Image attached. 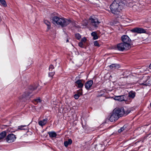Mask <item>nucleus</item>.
Listing matches in <instances>:
<instances>
[{
  "instance_id": "1",
  "label": "nucleus",
  "mask_w": 151,
  "mask_h": 151,
  "mask_svg": "<svg viewBox=\"0 0 151 151\" xmlns=\"http://www.w3.org/2000/svg\"><path fill=\"white\" fill-rule=\"evenodd\" d=\"M126 3L124 0H114L110 6L111 13L114 14H119Z\"/></svg>"
},
{
  "instance_id": "2",
  "label": "nucleus",
  "mask_w": 151,
  "mask_h": 151,
  "mask_svg": "<svg viewBox=\"0 0 151 151\" xmlns=\"http://www.w3.org/2000/svg\"><path fill=\"white\" fill-rule=\"evenodd\" d=\"M130 112L129 110L125 111L123 108L115 109L109 118L111 122H114L117 120L120 117L126 116Z\"/></svg>"
},
{
  "instance_id": "3",
  "label": "nucleus",
  "mask_w": 151,
  "mask_h": 151,
  "mask_svg": "<svg viewBox=\"0 0 151 151\" xmlns=\"http://www.w3.org/2000/svg\"><path fill=\"white\" fill-rule=\"evenodd\" d=\"M52 20L54 24L60 25L62 27L67 26L71 22V21L70 19L64 18H60L57 16L53 17Z\"/></svg>"
},
{
  "instance_id": "4",
  "label": "nucleus",
  "mask_w": 151,
  "mask_h": 151,
  "mask_svg": "<svg viewBox=\"0 0 151 151\" xmlns=\"http://www.w3.org/2000/svg\"><path fill=\"white\" fill-rule=\"evenodd\" d=\"M131 47L129 46L128 45H126L123 42L118 44L117 45V48L118 50L123 51L125 50H127L129 49Z\"/></svg>"
},
{
  "instance_id": "5",
  "label": "nucleus",
  "mask_w": 151,
  "mask_h": 151,
  "mask_svg": "<svg viewBox=\"0 0 151 151\" xmlns=\"http://www.w3.org/2000/svg\"><path fill=\"white\" fill-rule=\"evenodd\" d=\"M16 135L13 134H9L6 138V140L7 142L11 143L14 142L16 139Z\"/></svg>"
},
{
  "instance_id": "6",
  "label": "nucleus",
  "mask_w": 151,
  "mask_h": 151,
  "mask_svg": "<svg viewBox=\"0 0 151 151\" xmlns=\"http://www.w3.org/2000/svg\"><path fill=\"white\" fill-rule=\"evenodd\" d=\"M121 39L122 42L126 44V45H128L129 46L131 47L130 44L131 40L128 36L126 35H123L122 36Z\"/></svg>"
},
{
  "instance_id": "7",
  "label": "nucleus",
  "mask_w": 151,
  "mask_h": 151,
  "mask_svg": "<svg viewBox=\"0 0 151 151\" xmlns=\"http://www.w3.org/2000/svg\"><path fill=\"white\" fill-rule=\"evenodd\" d=\"M90 22L91 24L94 27H98L100 22L98 20V19L95 17H91L89 19Z\"/></svg>"
},
{
  "instance_id": "8",
  "label": "nucleus",
  "mask_w": 151,
  "mask_h": 151,
  "mask_svg": "<svg viewBox=\"0 0 151 151\" xmlns=\"http://www.w3.org/2000/svg\"><path fill=\"white\" fill-rule=\"evenodd\" d=\"M131 31L133 33H137L138 34H141L145 33L146 31L145 29L140 27H135L131 30Z\"/></svg>"
},
{
  "instance_id": "9",
  "label": "nucleus",
  "mask_w": 151,
  "mask_h": 151,
  "mask_svg": "<svg viewBox=\"0 0 151 151\" xmlns=\"http://www.w3.org/2000/svg\"><path fill=\"white\" fill-rule=\"evenodd\" d=\"M127 95H124L119 96H115L114 99L115 100H117L120 101H127Z\"/></svg>"
},
{
  "instance_id": "10",
  "label": "nucleus",
  "mask_w": 151,
  "mask_h": 151,
  "mask_svg": "<svg viewBox=\"0 0 151 151\" xmlns=\"http://www.w3.org/2000/svg\"><path fill=\"white\" fill-rule=\"evenodd\" d=\"M85 82V81L83 79L78 80L75 82L76 86L78 88L81 89L83 86V83Z\"/></svg>"
},
{
  "instance_id": "11",
  "label": "nucleus",
  "mask_w": 151,
  "mask_h": 151,
  "mask_svg": "<svg viewBox=\"0 0 151 151\" xmlns=\"http://www.w3.org/2000/svg\"><path fill=\"white\" fill-rule=\"evenodd\" d=\"M93 83V81L92 80H91L87 81L85 84V88L88 90H90Z\"/></svg>"
},
{
  "instance_id": "12",
  "label": "nucleus",
  "mask_w": 151,
  "mask_h": 151,
  "mask_svg": "<svg viewBox=\"0 0 151 151\" xmlns=\"http://www.w3.org/2000/svg\"><path fill=\"white\" fill-rule=\"evenodd\" d=\"M47 121L48 119L46 118L42 120L39 121L38 122V124L40 126L42 127L47 123Z\"/></svg>"
},
{
  "instance_id": "13",
  "label": "nucleus",
  "mask_w": 151,
  "mask_h": 151,
  "mask_svg": "<svg viewBox=\"0 0 151 151\" xmlns=\"http://www.w3.org/2000/svg\"><path fill=\"white\" fill-rule=\"evenodd\" d=\"M149 76L146 77L145 81L143 83H141L140 84L146 86L149 85L151 83V81L149 80Z\"/></svg>"
},
{
  "instance_id": "14",
  "label": "nucleus",
  "mask_w": 151,
  "mask_h": 151,
  "mask_svg": "<svg viewBox=\"0 0 151 151\" xmlns=\"http://www.w3.org/2000/svg\"><path fill=\"white\" fill-rule=\"evenodd\" d=\"M136 93L133 91H130L128 93V97L129 98L133 99L135 97Z\"/></svg>"
},
{
  "instance_id": "15",
  "label": "nucleus",
  "mask_w": 151,
  "mask_h": 151,
  "mask_svg": "<svg viewBox=\"0 0 151 151\" xmlns=\"http://www.w3.org/2000/svg\"><path fill=\"white\" fill-rule=\"evenodd\" d=\"M48 134L49 137L51 138L55 137L57 135L56 132L54 131L48 132Z\"/></svg>"
},
{
  "instance_id": "16",
  "label": "nucleus",
  "mask_w": 151,
  "mask_h": 151,
  "mask_svg": "<svg viewBox=\"0 0 151 151\" xmlns=\"http://www.w3.org/2000/svg\"><path fill=\"white\" fill-rule=\"evenodd\" d=\"M72 143V141L71 139H69L67 141L64 142V146L67 147L69 145H71Z\"/></svg>"
},
{
  "instance_id": "17",
  "label": "nucleus",
  "mask_w": 151,
  "mask_h": 151,
  "mask_svg": "<svg viewBox=\"0 0 151 151\" xmlns=\"http://www.w3.org/2000/svg\"><path fill=\"white\" fill-rule=\"evenodd\" d=\"M6 131H3L0 133V140L4 138L6 135Z\"/></svg>"
},
{
  "instance_id": "18",
  "label": "nucleus",
  "mask_w": 151,
  "mask_h": 151,
  "mask_svg": "<svg viewBox=\"0 0 151 151\" xmlns=\"http://www.w3.org/2000/svg\"><path fill=\"white\" fill-rule=\"evenodd\" d=\"M44 22L47 25L48 30H49L50 27V22L47 20H45L44 21Z\"/></svg>"
},
{
  "instance_id": "19",
  "label": "nucleus",
  "mask_w": 151,
  "mask_h": 151,
  "mask_svg": "<svg viewBox=\"0 0 151 151\" xmlns=\"http://www.w3.org/2000/svg\"><path fill=\"white\" fill-rule=\"evenodd\" d=\"M109 67L111 69H115L119 67V65L116 64H113L109 66Z\"/></svg>"
},
{
  "instance_id": "20",
  "label": "nucleus",
  "mask_w": 151,
  "mask_h": 151,
  "mask_svg": "<svg viewBox=\"0 0 151 151\" xmlns=\"http://www.w3.org/2000/svg\"><path fill=\"white\" fill-rule=\"evenodd\" d=\"M91 36L93 37L94 40H96L98 38L97 33L95 32H93L91 33Z\"/></svg>"
},
{
  "instance_id": "21",
  "label": "nucleus",
  "mask_w": 151,
  "mask_h": 151,
  "mask_svg": "<svg viewBox=\"0 0 151 151\" xmlns=\"http://www.w3.org/2000/svg\"><path fill=\"white\" fill-rule=\"evenodd\" d=\"M127 125H124L122 127H121L120 129H119L118 132H122L125 129L127 128Z\"/></svg>"
},
{
  "instance_id": "22",
  "label": "nucleus",
  "mask_w": 151,
  "mask_h": 151,
  "mask_svg": "<svg viewBox=\"0 0 151 151\" xmlns=\"http://www.w3.org/2000/svg\"><path fill=\"white\" fill-rule=\"evenodd\" d=\"M0 2L3 6L6 7L7 6L6 2L5 0H0Z\"/></svg>"
},
{
  "instance_id": "23",
  "label": "nucleus",
  "mask_w": 151,
  "mask_h": 151,
  "mask_svg": "<svg viewBox=\"0 0 151 151\" xmlns=\"http://www.w3.org/2000/svg\"><path fill=\"white\" fill-rule=\"evenodd\" d=\"M27 127V126H26V125H21L20 126H19L18 127L17 129L20 130H24L25 129L24 128V127Z\"/></svg>"
},
{
  "instance_id": "24",
  "label": "nucleus",
  "mask_w": 151,
  "mask_h": 151,
  "mask_svg": "<svg viewBox=\"0 0 151 151\" xmlns=\"http://www.w3.org/2000/svg\"><path fill=\"white\" fill-rule=\"evenodd\" d=\"M75 37L78 40H79L81 38V36L79 33H76L75 34Z\"/></svg>"
},
{
  "instance_id": "25",
  "label": "nucleus",
  "mask_w": 151,
  "mask_h": 151,
  "mask_svg": "<svg viewBox=\"0 0 151 151\" xmlns=\"http://www.w3.org/2000/svg\"><path fill=\"white\" fill-rule=\"evenodd\" d=\"M30 93H26L25 92L24 94L23 95V97L25 98H26L27 97L29 96L30 95Z\"/></svg>"
},
{
  "instance_id": "26",
  "label": "nucleus",
  "mask_w": 151,
  "mask_h": 151,
  "mask_svg": "<svg viewBox=\"0 0 151 151\" xmlns=\"http://www.w3.org/2000/svg\"><path fill=\"white\" fill-rule=\"evenodd\" d=\"M76 94H77L79 96H81L82 94V89H80L79 91Z\"/></svg>"
},
{
  "instance_id": "27",
  "label": "nucleus",
  "mask_w": 151,
  "mask_h": 151,
  "mask_svg": "<svg viewBox=\"0 0 151 151\" xmlns=\"http://www.w3.org/2000/svg\"><path fill=\"white\" fill-rule=\"evenodd\" d=\"M40 102L41 100L40 98L35 99L34 100V103H37L38 102Z\"/></svg>"
},
{
  "instance_id": "28",
  "label": "nucleus",
  "mask_w": 151,
  "mask_h": 151,
  "mask_svg": "<svg viewBox=\"0 0 151 151\" xmlns=\"http://www.w3.org/2000/svg\"><path fill=\"white\" fill-rule=\"evenodd\" d=\"M54 74H55V72H50L49 73V76L52 78V76L54 75Z\"/></svg>"
},
{
  "instance_id": "29",
  "label": "nucleus",
  "mask_w": 151,
  "mask_h": 151,
  "mask_svg": "<svg viewBox=\"0 0 151 151\" xmlns=\"http://www.w3.org/2000/svg\"><path fill=\"white\" fill-rule=\"evenodd\" d=\"M94 45L95 46L98 47H99L100 45L97 41H95L94 42Z\"/></svg>"
},
{
  "instance_id": "30",
  "label": "nucleus",
  "mask_w": 151,
  "mask_h": 151,
  "mask_svg": "<svg viewBox=\"0 0 151 151\" xmlns=\"http://www.w3.org/2000/svg\"><path fill=\"white\" fill-rule=\"evenodd\" d=\"M78 45L80 47L84 48V46L83 43L81 42H79L78 43Z\"/></svg>"
},
{
  "instance_id": "31",
  "label": "nucleus",
  "mask_w": 151,
  "mask_h": 151,
  "mask_svg": "<svg viewBox=\"0 0 151 151\" xmlns=\"http://www.w3.org/2000/svg\"><path fill=\"white\" fill-rule=\"evenodd\" d=\"M54 69V67L53 66L51 65H50L49 67V70L50 71H52V70Z\"/></svg>"
},
{
  "instance_id": "32",
  "label": "nucleus",
  "mask_w": 151,
  "mask_h": 151,
  "mask_svg": "<svg viewBox=\"0 0 151 151\" xmlns=\"http://www.w3.org/2000/svg\"><path fill=\"white\" fill-rule=\"evenodd\" d=\"M86 40H87V39L85 37H84L81 40V42H82L83 43V42L85 43L86 41Z\"/></svg>"
},
{
  "instance_id": "33",
  "label": "nucleus",
  "mask_w": 151,
  "mask_h": 151,
  "mask_svg": "<svg viewBox=\"0 0 151 151\" xmlns=\"http://www.w3.org/2000/svg\"><path fill=\"white\" fill-rule=\"evenodd\" d=\"M80 96L76 93L74 95V97L76 99H78Z\"/></svg>"
},
{
  "instance_id": "34",
  "label": "nucleus",
  "mask_w": 151,
  "mask_h": 151,
  "mask_svg": "<svg viewBox=\"0 0 151 151\" xmlns=\"http://www.w3.org/2000/svg\"><path fill=\"white\" fill-rule=\"evenodd\" d=\"M37 88V87L36 86L35 87H32H32H30L29 88V89H31V90H34L35 89Z\"/></svg>"
},
{
  "instance_id": "35",
  "label": "nucleus",
  "mask_w": 151,
  "mask_h": 151,
  "mask_svg": "<svg viewBox=\"0 0 151 151\" xmlns=\"http://www.w3.org/2000/svg\"><path fill=\"white\" fill-rule=\"evenodd\" d=\"M149 68L150 69H151V64L150 65Z\"/></svg>"
},
{
  "instance_id": "36",
  "label": "nucleus",
  "mask_w": 151,
  "mask_h": 151,
  "mask_svg": "<svg viewBox=\"0 0 151 151\" xmlns=\"http://www.w3.org/2000/svg\"><path fill=\"white\" fill-rule=\"evenodd\" d=\"M68 42V39H67V40H66V42Z\"/></svg>"
},
{
  "instance_id": "37",
  "label": "nucleus",
  "mask_w": 151,
  "mask_h": 151,
  "mask_svg": "<svg viewBox=\"0 0 151 151\" xmlns=\"http://www.w3.org/2000/svg\"><path fill=\"white\" fill-rule=\"evenodd\" d=\"M150 106L151 107V103H150Z\"/></svg>"
},
{
  "instance_id": "38",
  "label": "nucleus",
  "mask_w": 151,
  "mask_h": 151,
  "mask_svg": "<svg viewBox=\"0 0 151 151\" xmlns=\"http://www.w3.org/2000/svg\"><path fill=\"white\" fill-rule=\"evenodd\" d=\"M119 23V22H117V23H116V24H117V23Z\"/></svg>"
}]
</instances>
